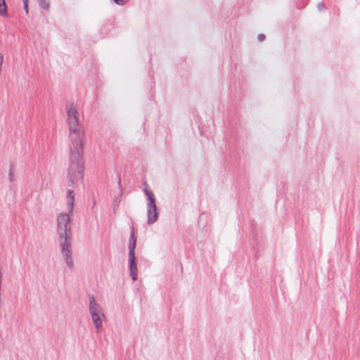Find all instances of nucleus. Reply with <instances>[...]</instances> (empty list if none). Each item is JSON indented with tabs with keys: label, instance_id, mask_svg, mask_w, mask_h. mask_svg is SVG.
<instances>
[{
	"label": "nucleus",
	"instance_id": "f257e3e1",
	"mask_svg": "<svg viewBox=\"0 0 360 360\" xmlns=\"http://www.w3.org/2000/svg\"><path fill=\"white\" fill-rule=\"evenodd\" d=\"M69 138L71 141L70 165L68 171L69 186L74 188L83 180L84 166L82 152L84 145V132L79 122V112L73 103L67 107Z\"/></svg>",
	"mask_w": 360,
	"mask_h": 360
},
{
	"label": "nucleus",
	"instance_id": "f03ea898",
	"mask_svg": "<svg viewBox=\"0 0 360 360\" xmlns=\"http://www.w3.org/2000/svg\"><path fill=\"white\" fill-rule=\"evenodd\" d=\"M68 214L60 213L57 217V231L58 234V243L61 255L67 266L72 270L74 262L71 245V229L69 224L70 216L72 214L75 202V193L71 189L68 190Z\"/></svg>",
	"mask_w": 360,
	"mask_h": 360
},
{
	"label": "nucleus",
	"instance_id": "7ed1b4c3",
	"mask_svg": "<svg viewBox=\"0 0 360 360\" xmlns=\"http://www.w3.org/2000/svg\"><path fill=\"white\" fill-rule=\"evenodd\" d=\"M89 311L91 320L98 333L102 330L103 319L105 314L101 306L96 301L94 295L89 296Z\"/></svg>",
	"mask_w": 360,
	"mask_h": 360
},
{
	"label": "nucleus",
	"instance_id": "20e7f679",
	"mask_svg": "<svg viewBox=\"0 0 360 360\" xmlns=\"http://www.w3.org/2000/svg\"><path fill=\"white\" fill-rule=\"evenodd\" d=\"M144 192L148 200L147 204V223L148 224H153L158 220V213L155 204V198L153 192L148 188H146Z\"/></svg>",
	"mask_w": 360,
	"mask_h": 360
},
{
	"label": "nucleus",
	"instance_id": "39448f33",
	"mask_svg": "<svg viewBox=\"0 0 360 360\" xmlns=\"http://www.w3.org/2000/svg\"><path fill=\"white\" fill-rule=\"evenodd\" d=\"M135 260V255H129V274L134 281L137 279V267Z\"/></svg>",
	"mask_w": 360,
	"mask_h": 360
},
{
	"label": "nucleus",
	"instance_id": "423d86ee",
	"mask_svg": "<svg viewBox=\"0 0 360 360\" xmlns=\"http://www.w3.org/2000/svg\"><path fill=\"white\" fill-rule=\"evenodd\" d=\"M136 238L134 232L131 233L129 244V255H135Z\"/></svg>",
	"mask_w": 360,
	"mask_h": 360
},
{
	"label": "nucleus",
	"instance_id": "0eeeda50",
	"mask_svg": "<svg viewBox=\"0 0 360 360\" xmlns=\"http://www.w3.org/2000/svg\"><path fill=\"white\" fill-rule=\"evenodd\" d=\"M0 15L7 16V6L5 0H0Z\"/></svg>",
	"mask_w": 360,
	"mask_h": 360
},
{
	"label": "nucleus",
	"instance_id": "6e6552de",
	"mask_svg": "<svg viewBox=\"0 0 360 360\" xmlns=\"http://www.w3.org/2000/svg\"><path fill=\"white\" fill-rule=\"evenodd\" d=\"M39 6L44 9L49 10V2L47 0H38Z\"/></svg>",
	"mask_w": 360,
	"mask_h": 360
},
{
	"label": "nucleus",
	"instance_id": "1a4fd4ad",
	"mask_svg": "<svg viewBox=\"0 0 360 360\" xmlns=\"http://www.w3.org/2000/svg\"><path fill=\"white\" fill-rule=\"evenodd\" d=\"M120 202V197H116L115 198L114 202H113L114 210H115L117 209V207L119 206Z\"/></svg>",
	"mask_w": 360,
	"mask_h": 360
},
{
	"label": "nucleus",
	"instance_id": "9d476101",
	"mask_svg": "<svg viewBox=\"0 0 360 360\" xmlns=\"http://www.w3.org/2000/svg\"><path fill=\"white\" fill-rule=\"evenodd\" d=\"M8 179H9L10 181H13L14 179H15L14 172H13V170L12 169H10V170H9Z\"/></svg>",
	"mask_w": 360,
	"mask_h": 360
},
{
	"label": "nucleus",
	"instance_id": "9b49d317",
	"mask_svg": "<svg viewBox=\"0 0 360 360\" xmlns=\"http://www.w3.org/2000/svg\"><path fill=\"white\" fill-rule=\"evenodd\" d=\"M128 0H114L115 3H116L118 5H123Z\"/></svg>",
	"mask_w": 360,
	"mask_h": 360
},
{
	"label": "nucleus",
	"instance_id": "f8f14e48",
	"mask_svg": "<svg viewBox=\"0 0 360 360\" xmlns=\"http://www.w3.org/2000/svg\"><path fill=\"white\" fill-rule=\"evenodd\" d=\"M257 39L259 41H262L265 39V35L264 34H259L257 37Z\"/></svg>",
	"mask_w": 360,
	"mask_h": 360
},
{
	"label": "nucleus",
	"instance_id": "ddd939ff",
	"mask_svg": "<svg viewBox=\"0 0 360 360\" xmlns=\"http://www.w3.org/2000/svg\"><path fill=\"white\" fill-rule=\"evenodd\" d=\"M117 184H118V187H119V189H120V195H121L122 193V188H121V179H118Z\"/></svg>",
	"mask_w": 360,
	"mask_h": 360
},
{
	"label": "nucleus",
	"instance_id": "4468645a",
	"mask_svg": "<svg viewBox=\"0 0 360 360\" xmlns=\"http://www.w3.org/2000/svg\"><path fill=\"white\" fill-rule=\"evenodd\" d=\"M23 6H24V9H25L26 13H28V3L27 2H25L23 4Z\"/></svg>",
	"mask_w": 360,
	"mask_h": 360
},
{
	"label": "nucleus",
	"instance_id": "2eb2a0df",
	"mask_svg": "<svg viewBox=\"0 0 360 360\" xmlns=\"http://www.w3.org/2000/svg\"><path fill=\"white\" fill-rule=\"evenodd\" d=\"M22 1H23V4H24L25 2H27V3H28V2H29V0H22Z\"/></svg>",
	"mask_w": 360,
	"mask_h": 360
}]
</instances>
